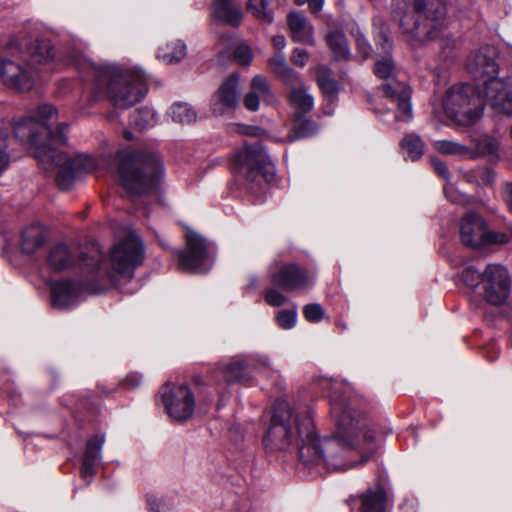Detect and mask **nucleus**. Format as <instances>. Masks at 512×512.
Wrapping results in <instances>:
<instances>
[{
  "label": "nucleus",
  "instance_id": "obj_22",
  "mask_svg": "<svg viewBox=\"0 0 512 512\" xmlns=\"http://www.w3.org/2000/svg\"><path fill=\"white\" fill-rule=\"evenodd\" d=\"M275 101V97L270 89V85L266 77L255 75L250 83V91L244 96L243 103L249 111H257L260 102L271 104Z\"/></svg>",
  "mask_w": 512,
  "mask_h": 512
},
{
  "label": "nucleus",
  "instance_id": "obj_37",
  "mask_svg": "<svg viewBox=\"0 0 512 512\" xmlns=\"http://www.w3.org/2000/svg\"><path fill=\"white\" fill-rule=\"evenodd\" d=\"M475 147H472L473 156L468 159H477L481 156L493 155L497 152L499 142L496 138L490 135H483L473 140Z\"/></svg>",
  "mask_w": 512,
  "mask_h": 512
},
{
  "label": "nucleus",
  "instance_id": "obj_41",
  "mask_svg": "<svg viewBox=\"0 0 512 512\" xmlns=\"http://www.w3.org/2000/svg\"><path fill=\"white\" fill-rule=\"evenodd\" d=\"M275 318L280 328L292 329L297 323V310L296 308L280 310Z\"/></svg>",
  "mask_w": 512,
  "mask_h": 512
},
{
  "label": "nucleus",
  "instance_id": "obj_55",
  "mask_svg": "<svg viewBox=\"0 0 512 512\" xmlns=\"http://www.w3.org/2000/svg\"><path fill=\"white\" fill-rule=\"evenodd\" d=\"M237 132L241 134H248V135H256L257 131L259 130L257 127H247L243 125H237L236 126Z\"/></svg>",
  "mask_w": 512,
  "mask_h": 512
},
{
  "label": "nucleus",
  "instance_id": "obj_15",
  "mask_svg": "<svg viewBox=\"0 0 512 512\" xmlns=\"http://www.w3.org/2000/svg\"><path fill=\"white\" fill-rule=\"evenodd\" d=\"M484 103L496 115L512 116V76L484 81Z\"/></svg>",
  "mask_w": 512,
  "mask_h": 512
},
{
  "label": "nucleus",
  "instance_id": "obj_4",
  "mask_svg": "<svg viewBox=\"0 0 512 512\" xmlns=\"http://www.w3.org/2000/svg\"><path fill=\"white\" fill-rule=\"evenodd\" d=\"M73 54L62 57L51 41L36 38L30 44L10 40L0 47V82L7 88L28 92L35 84L37 71L60 64L72 65Z\"/></svg>",
  "mask_w": 512,
  "mask_h": 512
},
{
  "label": "nucleus",
  "instance_id": "obj_43",
  "mask_svg": "<svg viewBox=\"0 0 512 512\" xmlns=\"http://www.w3.org/2000/svg\"><path fill=\"white\" fill-rule=\"evenodd\" d=\"M303 313L306 320L313 323L321 321L325 315L324 309L318 303L305 305L303 308Z\"/></svg>",
  "mask_w": 512,
  "mask_h": 512
},
{
  "label": "nucleus",
  "instance_id": "obj_47",
  "mask_svg": "<svg viewBox=\"0 0 512 512\" xmlns=\"http://www.w3.org/2000/svg\"><path fill=\"white\" fill-rule=\"evenodd\" d=\"M430 161L435 172L443 179L448 180L449 170L446 164L437 157H432Z\"/></svg>",
  "mask_w": 512,
  "mask_h": 512
},
{
  "label": "nucleus",
  "instance_id": "obj_20",
  "mask_svg": "<svg viewBox=\"0 0 512 512\" xmlns=\"http://www.w3.org/2000/svg\"><path fill=\"white\" fill-rule=\"evenodd\" d=\"M239 77L237 74L229 76L219 87L211 99V109L214 114H224L234 109L238 102Z\"/></svg>",
  "mask_w": 512,
  "mask_h": 512
},
{
  "label": "nucleus",
  "instance_id": "obj_54",
  "mask_svg": "<svg viewBox=\"0 0 512 512\" xmlns=\"http://www.w3.org/2000/svg\"><path fill=\"white\" fill-rule=\"evenodd\" d=\"M504 200L512 213V183L506 184L504 188Z\"/></svg>",
  "mask_w": 512,
  "mask_h": 512
},
{
  "label": "nucleus",
  "instance_id": "obj_48",
  "mask_svg": "<svg viewBox=\"0 0 512 512\" xmlns=\"http://www.w3.org/2000/svg\"><path fill=\"white\" fill-rule=\"evenodd\" d=\"M357 49L359 53L364 57L368 58L371 55L372 48L368 40L364 36H358L356 39Z\"/></svg>",
  "mask_w": 512,
  "mask_h": 512
},
{
  "label": "nucleus",
  "instance_id": "obj_28",
  "mask_svg": "<svg viewBox=\"0 0 512 512\" xmlns=\"http://www.w3.org/2000/svg\"><path fill=\"white\" fill-rule=\"evenodd\" d=\"M44 169L49 170L54 167L58 168V172L56 174V183L57 186L61 190H68L72 187L74 180L79 175L75 168L71 165V163H66L65 160L59 161V158L56 157V160H48L47 158L44 161L38 159Z\"/></svg>",
  "mask_w": 512,
  "mask_h": 512
},
{
  "label": "nucleus",
  "instance_id": "obj_46",
  "mask_svg": "<svg viewBox=\"0 0 512 512\" xmlns=\"http://www.w3.org/2000/svg\"><path fill=\"white\" fill-rule=\"evenodd\" d=\"M309 58V53L301 48H295L291 55V61L294 65L304 67Z\"/></svg>",
  "mask_w": 512,
  "mask_h": 512
},
{
  "label": "nucleus",
  "instance_id": "obj_34",
  "mask_svg": "<svg viewBox=\"0 0 512 512\" xmlns=\"http://www.w3.org/2000/svg\"><path fill=\"white\" fill-rule=\"evenodd\" d=\"M187 53L184 42L176 40L167 43L158 49L157 57L166 64L177 63L181 61Z\"/></svg>",
  "mask_w": 512,
  "mask_h": 512
},
{
  "label": "nucleus",
  "instance_id": "obj_35",
  "mask_svg": "<svg viewBox=\"0 0 512 512\" xmlns=\"http://www.w3.org/2000/svg\"><path fill=\"white\" fill-rule=\"evenodd\" d=\"M434 148L442 154L459 156L463 159L473 156L472 147L450 140H438L434 142Z\"/></svg>",
  "mask_w": 512,
  "mask_h": 512
},
{
  "label": "nucleus",
  "instance_id": "obj_18",
  "mask_svg": "<svg viewBox=\"0 0 512 512\" xmlns=\"http://www.w3.org/2000/svg\"><path fill=\"white\" fill-rule=\"evenodd\" d=\"M272 282L284 291L291 292L308 288L311 285L312 279L298 265L288 264L272 275Z\"/></svg>",
  "mask_w": 512,
  "mask_h": 512
},
{
  "label": "nucleus",
  "instance_id": "obj_53",
  "mask_svg": "<svg viewBox=\"0 0 512 512\" xmlns=\"http://www.w3.org/2000/svg\"><path fill=\"white\" fill-rule=\"evenodd\" d=\"M272 44L276 52H283L282 50L286 46V39L283 35H276L272 38Z\"/></svg>",
  "mask_w": 512,
  "mask_h": 512
},
{
  "label": "nucleus",
  "instance_id": "obj_11",
  "mask_svg": "<svg viewBox=\"0 0 512 512\" xmlns=\"http://www.w3.org/2000/svg\"><path fill=\"white\" fill-rule=\"evenodd\" d=\"M214 246L195 232H188L186 249L177 251L178 265L187 272L206 273L212 266Z\"/></svg>",
  "mask_w": 512,
  "mask_h": 512
},
{
  "label": "nucleus",
  "instance_id": "obj_14",
  "mask_svg": "<svg viewBox=\"0 0 512 512\" xmlns=\"http://www.w3.org/2000/svg\"><path fill=\"white\" fill-rule=\"evenodd\" d=\"M482 290V295L487 302L493 305L503 304L510 293L508 270L500 264L487 265L484 270Z\"/></svg>",
  "mask_w": 512,
  "mask_h": 512
},
{
  "label": "nucleus",
  "instance_id": "obj_23",
  "mask_svg": "<svg viewBox=\"0 0 512 512\" xmlns=\"http://www.w3.org/2000/svg\"><path fill=\"white\" fill-rule=\"evenodd\" d=\"M287 25L294 42L314 45V27L303 13L297 11L290 12L287 16Z\"/></svg>",
  "mask_w": 512,
  "mask_h": 512
},
{
  "label": "nucleus",
  "instance_id": "obj_19",
  "mask_svg": "<svg viewBox=\"0 0 512 512\" xmlns=\"http://www.w3.org/2000/svg\"><path fill=\"white\" fill-rule=\"evenodd\" d=\"M489 230L481 216L466 214L460 223V238L468 247H479L486 243Z\"/></svg>",
  "mask_w": 512,
  "mask_h": 512
},
{
  "label": "nucleus",
  "instance_id": "obj_6",
  "mask_svg": "<svg viewBox=\"0 0 512 512\" xmlns=\"http://www.w3.org/2000/svg\"><path fill=\"white\" fill-rule=\"evenodd\" d=\"M376 43L384 54L374 66L375 75L386 81L383 85L384 106L393 113L396 121L410 122L413 118L412 90L406 83V75L396 68L391 58L392 42L385 30L376 36Z\"/></svg>",
  "mask_w": 512,
  "mask_h": 512
},
{
  "label": "nucleus",
  "instance_id": "obj_17",
  "mask_svg": "<svg viewBox=\"0 0 512 512\" xmlns=\"http://www.w3.org/2000/svg\"><path fill=\"white\" fill-rule=\"evenodd\" d=\"M467 70L474 79L483 80L496 77L499 65L496 62V50L493 47H482L469 57Z\"/></svg>",
  "mask_w": 512,
  "mask_h": 512
},
{
  "label": "nucleus",
  "instance_id": "obj_27",
  "mask_svg": "<svg viewBox=\"0 0 512 512\" xmlns=\"http://www.w3.org/2000/svg\"><path fill=\"white\" fill-rule=\"evenodd\" d=\"M77 260V248H71L59 243L53 246L47 256L48 266L55 271H62L72 267Z\"/></svg>",
  "mask_w": 512,
  "mask_h": 512
},
{
  "label": "nucleus",
  "instance_id": "obj_5",
  "mask_svg": "<svg viewBox=\"0 0 512 512\" xmlns=\"http://www.w3.org/2000/svg\"><path fill=\"white\" fill-rule=\"evenodd\" d=\"M392 7L394 18L412 45L439 39L448 47L453 41L446 33V0H392Z\"/></svg>",
  "mask_w": 512,
  "mask_h": 512
},
{
  "label": "nucleus",
  "instance_id": "obj_7",
  "mask_svg": "<svg viewBox=\"0 0 512 512\" xmlns=\"http://www.w3.org/2000/svg\"><path fill=\"white\" fill-rule=\"evenodd\" d=\"M119 157L121 183L130 194L148 193L164 176L163 162L157 153H119Z\"/></svg>",
  "mask_w": 512,
  "mask_h": 512
},
{
  "label": "nucleus",
  "instance_id": "obj_38",
  "mask_svg": "<svg viewBox=\"0 0 512 512\" xmlns=\"http://www.w3.org/2000/svg\"><path fill=\"white\" fill-rule=\"evenodd\" d=\"M157 113L150 107H143L133 112L130 122L139 130L153 127L157 123Z\"/></svg>",
  "mask_w": 512,
  "mask_h": 512
},
{
  "label": "nucleus",
  "instance_id": "obj_59",
  "mask_svg": "<svg viewBox=\"0 0 512 512\" xmlns=\"http://www.w3.org/2000/svg\"><path fill=\"white\" fill-rule=\"evenodd\" d=\"M159 242L164 248H168V246L162 240H159Z\"/></svg>",
  "mask_w": 512,
  "mask_h": 512
},
{
  "label": "nucleus",
  "instance_id": "obj_36",
  "mask_svg": "<svg viewBox=\"0 0 512 512\" xmlns=\"http://www.w3.org/2000/svg\"><path fill=\"white\" fill-rule=\"evenodd\" d=\"M171 119L176 123L190 124L197 118V113L194 108L185 102L174 103L168 112Z\"/></svg>",
  "mask_w": 512,
  "mask_h": 512
},
{
  "label": "nucleus",
  "instance_id": "obj_39",
  "mask_svg": "<svg viewBox=\"0 0 512 512\" xmlns=\"http://www.w3.org/2000/svg\"><path fill=\"white\" fill-rule=\"evenodd\" d=\"M247 10L258 20L267 23H272L274 20V12L268 0H248Z\"/></svg>",
  "mask_w": 512,
  "mask_h": 512
},
{
  "label": "nucleus",
  "instance_id": "obj_10",
  "mask_svg": "<svg viewBox=\"0 0 512 512\" xmlns=\"http://www.w3.org/2000/svg\"><path fill=\"white\" fill-rule=\"evenodd\" d=\"M233 164L251 182H257L259 178L271 181L274 177L273 164L260 142L245 144L235 155Z\"/></svg>",
  "mask_w": 512,
  "mask_h": 512
},
{
  "label": "nucleus",
  "instance_id": "obj_42",
  "mask_svg": "<svg viewBox=\"0 0 512 512\" xmlns=\"http://www.w3.org/2000/svg\"><path fill=\"white\" fill-rule=\"evenodd\" d=\"M8 134L4 129L0 128V176L8 168L10 163V156L7 151L8 148Z\"/></svg>",
  "mask_w": 512,
  "mask_h": 512
},
{
  "label": "nucleus",
  "instance_id": "obj_33",
  "mask_svg": "<svg viewBox=\"0 0 512 512\" xmlns=\"http://www.w3.org/2000/svg\"><path fill=\"white\" fill-rule=\"evenodd\" d=\"M361 512H386V495L382 489L369 490L360 496Z\"/></svg>",
  "mask_w": 512,
  "mask_h": 512
},
{
  "label": "nucleus",
  "instance_id": "obj_13",
  "mask_svg": "<svg viewBox=\"0 0 512 512\" xmlns=\"http://www.w3.org/2000/svg\"><path fill=\"white\" fill-rule=\"evenodd\" d=\"M162 402L169 417L177 422L189 420L195 410V396L186 384L167 383L162 389Z\"/></svg>",
  "mask_w": 512,
  "mask_h": 512
},
{
  "label": "nucleus",
  "instance_id": "obj_45",
  "mask_svg": "<svg viewBox=\"0 0 512 512\" xmlns=\"http://www.w3.org/2000/svg\"><path fill=\"white\" fill-rule=\"evenodd\" d=\"M264 298L266 303L273 307H279L287 301L286 296L275 288L267 289Z\"/></svg>",
  "mask_w": 512,
  "mask_h": 512
},
{
  "label": "nucleus",
  "instance_id": "obj_29",
  "mask_svg": "<svg viewBox=\"0 0 512 512\" xmlns=\"http://www.w3.org/2000/svg\"><path fill=\"white\" fill-rule=\"evenodd\" d=\"M268 66L271 72L281 79L286 84L299 83L300 74L292 69L286 60V56L283 52H275L268 59Z\"/></svg>",
  "mask_w": 512,
  "mask_h": 512
},
{
  "label": "nucleus",
  "instance_id": "obj_2",
  "mask_svg": "<svg viewBox=\"0 0 512 512\" xmlns=\"http://www.w3.org/2000/svg\"><path fill=\"white\" fill-rule=\"evenodd\" d=\"M58 111L50 104L39 105L27 117L19 120L14 126L15 137L21 143L29 145V149L35 158L44 161L65 160L71 163L78 174L83 172H91L96 169L97 160L86 154H76L71 156L66 152L57 150L55 145H63L67 143L66 134L69 130V124L58 123L55 130L50 127V122L57 119Z\"/></svg>",
  "mask_w": 512,
  "mask_h": 512
},
{
  "label": "nucleus",
  "instance_id": "obj_56",
  "mask_svg": "<svg viewBox=\"0 0 512 512\" xmlns=\"http://www.w3.org/2000/svg\"><path fill=\"white\" fill-rule=\"evenodd\" d=\"M151 512H159V506L154 502H149Z\"/></svg>",
  "mask_w": 512,
  "mask_h": 512
},
{
  "label": "nucleus",
  "instance_id": "obj_3",
  "mask_svg": "<svg viewBox=\"0 0 512 512\" xmlns=\"http://www.w3.org/2000/svg\"><path fill=\"white\" fill-rule=\"evenodd\" d=\"M74 65L83 77H92L93 83L87 96L89 106L104 97L120 109H127L140 102L147 93L146 75L113 63H95L82 54H73Z\"/></svg>",
  "mask_w": 512,
  "mask_h": 512
},
{
  "label": "nucleus",
  "instance_id": "obj_8",
  "mask_svg": "<svg viewBox=\"0 0 512 512\" xmlns=\"http://www.w3.org/2000/svg\"><path fill=\"white\" fill-rule=\"evenodd\" d=\"M445 115L454 124L469 127L483 115L484 100L471 83H458L448 88L442 98Z\"/></svg>",
  "mask_w": 512,
  "mask_h": 512
},
{
  "label": "nucleus",
  "instance_id": "obj_24",
  "mask_svg": "<svg viewBox=\"0 0 512 512\" xmlns=\"http://www.w3.org/2000/svg\"><path fill=\"white\" fill-rule=\"evenodd\" d=\"M105 442L104 435H95L88 440L86 450L83 455L80 475L84 480L91 482L95 472V467L101 459V451Z\"/></svg>",
  "mask_w": 512,
  "mask_h": 512
},
{
  "label": "nucleus",
  "instance_id": "obj_9",
  "mask_svg": "<svg viewBox=\"0 0 512 512\" xmlns=\"http://www.w3.org/2000/svg\"><path fill=\"white\" fill-rule=\"evenodd\" d=\"M144 259L143 242L135 233L128 234L110 251L112 270L124 278H132L135 270L143 264Z\"/></svg>",
  "mask_w": 512,
  "mask_h": 512
},
{
  "label": "nucleus",
  "instance_id": "obj_25",
  "mask_svg": "<svg viewBox=\"0 0 512 512\" xmlns=\"http://www.w3.org/2000/svg\"><path fill=\"white\" fill-rule=\"evenodd\" d=\"M211 18L231 26H238L243 18L241 6L232 0H213Z\"/></svg>",
  "mask_w": 512,
  "mask_h": 512
},
{
  "label": "nucleus",
  "instance_id": "obj_57",
  "mask_svg": "<svg viewBox=\"0 0 512 512\" xmlns=\"http://www.w3.org/2000/svg\"><path fill=\"white\" fill-rule=\"evenodd\" d=\"M124 137L127 139V140H132L133 138V135L130 131H125L124 132Z\"/></svg>",
  "mask_w": 512,
  "mask_h": 512
},
{
  "label": "nucleus",
  "instance_id": "obj_50",
  "mask_svg": "<svg viewBox=\"0 0 512 512\" xmlns=\"http://www.w3.org/2000/svg\"><path fill=\"white\" fill-rule=\"evenodd\" d=\"M444 192H445L446 197L451 202H454V203H461L462 202V198L465 197L464 195H462V194L458 193L457 191H455L451 185H446L444 187Z\"/></svg>",
  "mask_w": 512,
  "mask_h": 512
},
{
  "label": "nucleus",
  "instance_id": "obj_52",
  "mask_svg": "<svg viewBox=\"0 0 512 512\" xmlns=\"http://www.w3.org/2000/svg\"><path fill=\"white\" fill-rule=\"evenodd\" d=\"M306 3L311 13L318 14L322 11L325 0H309Z\"/></svg>",
  "mask_w": 512,
  "mask_h": 512
},
{
  "label": "nucleus",
  "instance_id": "obj_44",
  "mask_svg": "<svg viewBox=\"0 0 512 512\" xmlns=\"http://www.w3.org/2000/svg\"><path fill=\"white\" fill-rule=\"evenodd\" d=\"M318 84L322 92L330 99L333 100L337 96V85L336 82L325 78L323 76L318 77Z\"/></svg>",
  "mask_w": 512,
  "mask_h": 512
},
{
  "label": "nucleus",
  "instance_id": "obj_1",
  "mask_svg": "<svg viewBox=\"0 0 512 512\" xmlns=\"http://www.w3.org/2000/svg\"><path fill=\"white\" fill-rule=\"evenodd\" d=\"M321 385L330 390L331 415L336 424L332 437L319 439L310 412L296 410L283 399L275 401L263 435V445L271 452L286 451L301 442L300 460L313 475L343 472L362 465L377 447L365 411L349 396L350 385L336 380H324Z\"/></svg>",
  "mask_w": 512,
  "mask_h": 512
},
{
  "label": "nucleus",
  "instance_id": "obj_40",
  "mask_svg": "<svg viewBox=\"0 0 512 512\" xmlns=\"http://www.w3.org/2000/svg\"><path fill=\"white\" fill-rule=\"evenodd\" d=\"M461 278L467 287L476 289L480 285L482 286L484 271L479 272L475 267L469 265L461 272Z\"/></svg>",
  "mask_w": 512,
  "mask_h": 512
},
{
  "label": "nucleus",
  "instance_id": "obj_16",
  "mask_svg": "<svg viewBox=\"0 0 512 512\" xmlns=\"http://www.w3.org/2000/svg\"><path fill=\"white\" fill-rule=\"evenodd\" d=\"M255 371L270 376L272 369L266 356L249 355L236 358L223 368L222 374L226 382L234 383L250 379Z\"/></svg>",
  "mask_w": 512,
  "mask_h": 512
},
{
  "label": "nucleus",
  "instance_id": "obj_31",
  "mask_svg": "<svg viewBox=\"0 0 512 512\" xmlns=\"http://www.w3.org/2000/svg\"><path fill=\"white\" fill-rule=\"evenodd\" d=\"M402 153L407 160L417 161L425 152V142L416 133L406 134L400 142Z\"/></svg>",
  "mask_w": 512,
  "mask_h": 512
},
{
  "label": "nucleus",
  "instance_id": "obj_51",
  "mask_svg": "<svg viewBox=\"0 0 512 512\" xmlns=\"http://www.w3.org/2000/svg\"><path fill=\"white\" fill-rule=\"evenodd\" d=\"M508 242V237L505 234H498L493 232H488L486 243H506Z\"/></svg>",
  "mask_w": 512,
  "mask_h": 512
},
{
  "label": "nucleus",
  "instance_id": "obj_60",
  "mask_svg": "<svg viewBox=\"0 0 512 512\" xmlns=\"http://www.w3.org/2000/svg\"><path fill=\"white\" fill-rule=\"evenodd\" d=\"M250 285H251L252 287H254V286L256 285V283H255L254 281H252V282L250 283Z\"/></svg>",
  "mask_w": 512,
  "mask_h": 512
},
{
  "label": "nucleus",
  "instance_id": "obj_26",
  "mask_svg": "<svg viewBox=\"0 0 512 512\" xmlns=\"http://www.w3.org/2000/svg\"><path fill=\"white\" fill-rule=\"evenodd\" d=\"M217 49L222 58L230 56L233 50V56L240 65H249L253 59L248 45L243 43L236 45L233 38L226 34L219 35Z\"/></svg>",
  "mask_w": 512,
  "mask_h": 512
},
{
  "label": "nucleus",
  "instance_id": "obj_12",
  "mask_svg": "<svg viewBox=\"0 0 512 512\" xmlns=\"http://www.w3.org/2000/svg\"><path fill=\"white\" fill-rule=\"evenodd\" d=\"M289 88L288 101L293 109L295 132L298 137L305 138L317 131L316 124L305 118L314 107V98L300 77L299 83L286 84Z\"/></svg>",
  "mask_w": 512,
  "mask_h": 512
},
{
  "label": "nucleus",
  "instance_id": "obj_21",
  "mask_svg": "<svg viewBox=\"0 0 512 512\" xmlns=\"http://www.w3.org/2000/svg\"><path fill=\"white\" fill-rule=\"evenodd\" d=\"M52 305L58 309L75 306L82 293V286L71 280H63L51 284Z\"/></svg>",
  "mask_w": 512,
  "mask_h": 512
},
{
  "label": "nucleus",
  "instance_id": "obj_30",
  "mask_svg": "<svg viewBox=\"0 0 512 512\" xmlns=\"http://www.w3.org/2000/svg\"><path fill=\"white\" fill-rule=\"evenodd\" d=\"M46 241V231L42 225H32L27 227L21 235V248L24 253H34L38 248L44 245Z\"/></svg>",
  "mask_w": 512,
  "mask_h": 512
},
{
  "label": "nucleus",
  "instance_id": "obj_49",
  "mask_svg": "<svg viewBox=\"0 0 512 512\" xmlns=\"http://www.w3.org/2000/svg\"><path fill=\"white\" fill-rule=\"evenodd\" d=\"M141 381H142L141 375H139L137 373H133V374L128 375L122 381V385L127 389L136 388L140 385Z\"/></svg>",
  "mask_w": 512,
  "mask_h": 512
},
{
  "label": "nucleus",
  "instance_id": "obj_32",
  "mask_svg": "<svg viewBox=\"0 0 512 512\" xmlns=\"http://www.w3.org/2000/svg\"><path fill=\"white\" fill-rule=\"evenodd\" d=\"M326 43L335 60H347L350 56V50L346 36L341 31H331L326 36Z\"/></svg>",
  "mask_w": 512,
  "mask_h": 512
},
{
  "label": "nucleus",
  "instance_id": "obj_58",
  "mask_svg": "<svg viewBox=\"0 0 512 512\" xmlns=\"http://www.w3.org/2000/svg\"><path fill=\"white\" fill-rule=\"evenodd\" d=\"M485 174L487 176V181L492 180V172L490 170H485Z\"/></svg>",
  "mask_w": 512,
  "mask_h": 512
}]
</instances>
